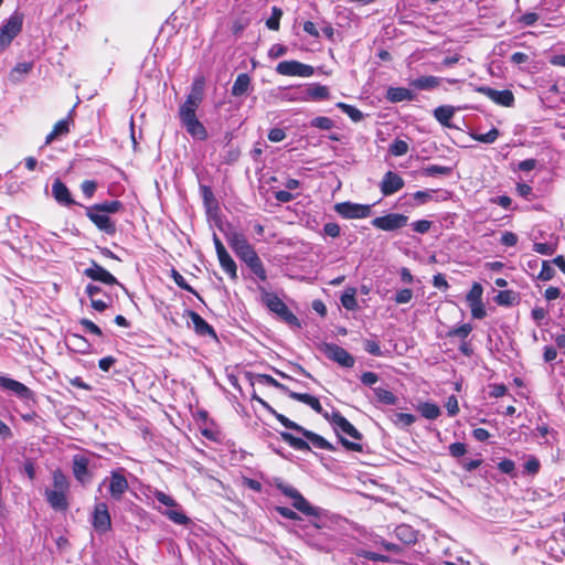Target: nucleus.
Returning a JSON list of instances; mask_svg holds the SVG:
<instances>
[{"label": "nucleus", "instance_id": "obj_27", "mask_svg": "<svg viewBox=\"0 0 565 565\" xmlns=\"http://www.w3.org/2000/svg\"><path fill=\"white\" fill-rule=\"evenodd\" d=\"M441 83V78L437 76H420L412 79L409 86L417 90H431L438 87Z\"/></svg>", "mask_w": 565, "mask_h": 565}, {"label": "nucleus", "instance_id": "obj_21", "mask_svg": "<svg viewBox=\"0 0 565 565\" xmlns=\"http://www.w3.org/2000/svg\"><path fill=\"white\" fill-rule=\"evenodd\" d=\"M84 274L88 278L96 280V281H100L105 285H109V286L120 285L119 281L117 280V278L113 274H110L108 270H106L104 267H102L100 265H98L96 263H94L92 267L86 268L84 270Z\"/></svg>", "mask_w": 565, "mask_h": 565}, {"label": "nucleus", "instance_id": "obj_45", "mask_svg": "<svg viewBox=\"0 0 565 565\" xmlns=\"http://www.w3.org/2000/svg\"><path fill=\"white\" fill-rule=\"evenodd\" d=\"M337 107L341 109L344 114H347L354 122H358L363 119L362 111L355 108L354 106L339 102L337 103Z\"/></svg>", "mask_w": 565, "mask_h": 565}, {"label": "nucleus", "instance_id": "obj_59", "mask_svg": "<svg viewBox=\"0 0 565 565\" xmlns=\"http://www.w3.org/2000/svg\"><path fill=\"white\" fill-rule=\"evenodd\" d=\"M448 449H449V454L455 458L462 457L467 452L466 444L460 443V441L450 444Z\"/></svg>", "mask_w": 565, "mask_h": 565}, {"label": "nucleus", "instance_id": "obj_10", "mask_svg": "<svg viewBox=\"0 0 565 565\" xmlns=\"http://www.w3.org/2000/svg\"><path fill=\"white\" fill-rule=\"evenodd\" d=\"M334 211L342 217L348 220L365 218L371 215V205L353 202H341L334 205Z\"/></svg>", "mask_w": 565, "mask_h": 565}, {"label": "nucleus", "instance_id": "obj_18", "mask_svg": "<svg viewBox=\"0 0 565 565\" xmlns=\"http://www.w3.org/2000/svg\"><path fill=\"white\" fill-rule=\"evenodd\" d=\"M202 100V89L193 87L192 92L188 95L185 102L180 107V119L194 117L195 110Z\"/></svg>", "mask_w": 565, "mask_h": 565}, {"label": "nucleus", "instance_id": "obj_44", "mask_svg": "<svg viewBox=\"0 0 565 565\" xmlns=\"http://www.w3.org/2000/svg\"><path fill=\"white\" fill-rule=\"evenodd\" d=\"M100 212L106 213L110 216V214L117 213L121 207L122 203L118 200L105 201L103 203L94 204Z\"/></svg>", "mask_w": 565, "mask_h": 565}, {"label": "nucleus", "instance_id": "obj_7", "mask_svg": "<svg viewBox=\"0 0 565 565\" xmlns=\"http://www.w3.org/2000/svg\"><path fill=\"white\" fill-rule=\"evenodd\" d=\"M92 526L98 534H105L111 530V516L106 502H97L92 513Z\"/></svg>", "mask_w": 565, "mask_h": 565}, {"label": "nucleus", "instance_id": "obj_13", "mask_svg": "<svg viewBox=\"0 0 565 565\" xmlns=\"http://www.w3.org/2000/svg\"><path fill=\"white\" fill-rule=\"evenodd\" d=\"M89 459L81 454H76L72 457V472L75 480L85 486L90 482L93 473L88 469Z\"/></svg>", "mask_w": 565, "mask_h": 565}, {"label": "nucleus", "instance_id": "obj_30", "mask_svg": "<svg viewBox=\"0 0 565 565\" xmlns=\"http://www.w3.org/2000/svg\"><path fill=\"white\" fill-rule=\"evenodd\" d=\"M194 419L199 423L201 435L210 440H214L215 434L207 427V422L210 420L209 413L205 409H199L194 414Z\"/></svg>", "mask_w": 565, "mask_h": 565}, {"label": "nucleus", "instance_id": "obj_19", "mask_svg": "<svg viewBox=\"0 0 565 565\" xmlns=\"http://www.w3.org/2000/svg\"><path fill=\"white\" fill-rule=\"evenodd\" d=\"M0 387L13 392L21 398L34 399V393L26 385L17 380L0 376Z\"/></svg>", "mask_w": 565, "mask_h": 565}, {"label": "nucleus", "instance_id": "obj_12", "mask_svg": "<svg viewBox=\"0 0 565 565\" xmlns=\"http://www.w3.org/2000/svg\"><path fill=\"white\" fill-rule=\"evenodd\" d=\"M124 472V468L110 471L108 491L110 498L115 501H120L129 490V483Z\"/></svg>", "mask_w": 565, "mask_h": 565}, {"label": "nucleus", "instance_id": "obj_34", "mask_svg": "<svg viewBox=\"0 0 565 565\" xmlns=\"http://www.w3.org/2000/svg\"><path fill=\"white\" fill-rule=\"evenodd\" d=\"M70 131V120L67 118L58 120L53 130L46 136L45 145H50L56 138L67 135Z\"/></svg>", "mask_w": 565, "mask_h": 565}, {"label": "nucleus", "instance_id": "obj_53", "mask_svg": "<svg viewBox=\"0 0 565 565\" xmlns=\"http://www.w3.org/2000/svg\"><path fill=\"white\" fill-rule=\"evenodd\" d=\"M200 191L203 200L204 206L212 205L215 206V202L217 201L214 196L212 189L209 185H200Z\"/></svg>", "mask_w": 565, "mask_h": 565}, {"label": "nucleus", "instance_id": "obj_63", "mask_svg": "<svg viewBox=\"0 0 565 565\" xmlns=\"http://www.w3.org/2000/svg\"><path fill=\"white\" fill-rule=\"evenodd\" d=\"M498 468L502 473L513 476L515 471V463L511 459H503L499 462Z\"/></svg>", "mask_w": 565, "mask_h": 565}, {"label": "nucleus", "instance_id": "obj_16", "mask_svg": "<svg viewBox=\"0 0 565 565\" xmlns=\"http://www.w3.org/2000/svg\"><path fill=\"white\" fill-rule=\"evenodd\" d=\"M478 93H481L482 95L487 96L489 99L494 102L498 105L510 107L514 103V96L511 90L503 89V90H497L494 88L488 87V86H479L476 88Z\"/></svg>", "mask_w": 565, "mask_h": 565}, {"label": "nucleus", "instance_id": "obj_25", "mask_svg": "<svg viewBox=\"0 0 565 565\" xmlns=\"http://www.w3.org/2000/svg\"><path fill=\"white\" fill-rule=\"evenodd\" d=\"M217 258L222 269L230 276L231 279L237 278V266L227 249H216Z\"/></svg>", "mask_w": 565, "mask_h": 565}, {"label": "nucleus", "instance_id": "obj_48", "mask_svg": "<svg viewBox=\"0 0 565 565\" xmlns=\"http://www.w3.org/2000/svg\"><path fill=\"white\" fill-rule=\"evenodd\" d=\"M164 515L179 525H186L190 523V518L186 516L182 511L180 510H168L164 512Z\"/></svg>", "mask_w": 565, "mask_h": 565}, {"label": "nucleus", "instance_id": "obj_32", "mask_svg": "<svg viewBox=\"0 0 565 565\" xmlns=\"http://www.w3.org/2000/svg\"><path fill=\"white\" fill-rule=\"evenodd\" d=\"M455 107L449 105H444L435 108L434 117L436 120L445 127H451L450 120L455 115Z\"/></svg>", "mask_w": 565, "mask_h": 565}, {"label": "nucleus", "instance_id": "obj_60", "mask_svg": "<svg viewBox=\"0 0 565 565\" xmlns=\"http://www.w3.org/2000/svg\"><path fill=\"white\" fill-rule=\"evenodd\" d=\"M541 463L540 460L532 456L524 463V470L530 475H536L540 471Z\"/></svg>", "mask_w": 565, "mask_h": 565}, {"label": "nucleus", "instance_id": "obj_26", "mask_svg": "<svg viewBox=\"0 0 565 565\" xmlns=\"http://www.w3.org/2000/svg\"><path fill=\"white\" fill-rule=\"evenodd\" d=\"M52 193L54 199L63 205H72L74 204V200L72 199L71 192L67 186L60 180H55L52 185Z\"/></svg>", "mask_w": 565, "mask_h": 565}, {"label": "nucleus", "instance_id": "obj_61", "mask_svg": "<svg viewBox=\"0 0 565 565\" xmlns=\"http://www.w3.org/2000/svg\"><path fill=\"white\" fill-rule=\"evenodd\" d=\"M362 557H364L365 559H369V561H374V562H381V563H388L390 562V557L384 555V554H379V553H375V552H371V551H364L360 554Z\"/></svg>", "mask_w": 565, "mask_h": 565}, {"label": "nucleus", "instance_id": "obj_8", "mask_svg": "<svg viewBox=\"0 0 565 565\" xmlns=\"http://www.w3.org/2000/svg\"><path fill=\"white\" fill-rule=\"evenodd\" d=\"M483 287L480 282H473L471 289L466 296L467 303L470 308L471 316L475 319H483L487 316V310L482 301Z\"/></svg>", "mask_w": 565, "mask_h": 565}, {"label": "nucleus", "instance_id": "obj_15", "mask_svg": "<svg viewBox=\"0 0 565 565\" xmlns=\"http://www.w3.org/2000/svg\"><path fill=\"white\" fill-rule=\"evenodd\" d=\"M407 216L398 213H390L372 220V225L383 231H394L407 224Z\"/></svg>", "mask_w": 565, "mask_h": 565}, {"label": "nucleus", "instance_id": "obj_5", "mask_svg": "<svg viewBox=\"0 0 565 565\" xmlns=\"http://www.w3.org/2000/svg\"><path fill=\"white\" fill-rule=\"evenodd\" d=\"M277 489L286 497L292 500V507L299 512L309 516H319L318 508L312 507L307 499L292 486L277 483Z\"/></svg>", "mask_w": 565, "mask_h": 565}, {"label": "nucleus", "instance_id": "obj_46", "mask_svg": "<svg viewBox=\"0 0 565 565\" xmlns=\"http://www.w3.org/2000/svg\"><path fill=\"white\" fill-rule=\"evenodd\" d=\"M310 127L321 130H331L334 127V121L329 117L318 116L310 120Z\"/></svg>", "mask_w": 565, "mask_h": 565}, {"label": "nucleus", "instance_id": "obj_43", "mask_svg": "<svg viewBox=\"0 0 565 565\" xmlns=\"http://www.w3.org/2000/svg\"><path fill=\"white\" fill-rule=\"evenodd\" d=\"M472 331V326L470 323H463L459 327L451 328L447 332L448 338H459L462 341H466V339L469 337V334Z\"/></svg>", "mask_w": 565, "mask_h": 565}, {"label": "nucleus", "instance_id": "obj_1", "mask_svg": "<svg viewBox=\"0 0 565 565\" xmlns=\"http://www.w3.org/2000/svg\"><path fill=\"white\" fill-rule=\"evenodd\" d=\"M50 508L56 512H66L70 509L71 481L61 468L52 471V482L44 491Z\"/></svg>", "mask_w": 565, "mask_h": 565}, {"label": "nucleus", "instance_id": "obj_20", "mask_svg": "<svg viewBox=\"0 0 565 565\" xmlns=\"http://www.w3.org/2000/svg\"><path fill=\"white\" fill-rule=\"evenodd\" d=\"M404 184L401 175L393 171H387L381 181L380 188L383 195L388 196L399 191Z\"/></svg>", "mask_w": 565, "mask_h": 565}, {"label": "nucleus", "instance_id": "obj_35", "mask_svg": "<svg viewBox=\"0 0 565 565\" xmlns=\"http://www.w3.org/2000/svg\"><path fill=\"white\" fill-rule=\"evenodd\" d=\"M303 89L308 100H319L329 97V89L324 85L311 84Z\"/></svg>", "mask_w": 565, "mask_h": 565}, {"label": "nucleus", "instance_id": "obj_14", "mask_svg": "<svg viewBox=\"0 0 565 565\" xmlns=\"http://www.w3.org/2000/svg\"><path fill=\"white\" fill-rule=\"evenodd\" d=\"M86 216L105 234L113 235L116 232L115 222L106 213L100 212L95 205L86 207Z\"/></svg>", "mask_w": 565, "mask_h": 565}, {"label": "nucleus", "instance_id": "obj_37", "mask_svg": "<svg viewBox=\"0 0 565 565\" xmlns=\"http://www.w3.org/2000/svg\"><path fill=\"white\" fill-rule=\"evenodd\" d=\"M519 300V296L515 291L508 289V290H501L498 292V295L494 297V301L499 306L509 307L514 303H516Z\"/></svg>", "mask_w": 565, "mask_h": 565}, {"label": "nucleus", "instance_id": "obj_4", "mask_svg": "<svg viewBox=\"0 0 565 565\" xmlns=\"http://www.w3.org/2000/svg\"><path fill=\"white\" fill-rule=\"evenodd\" d=\"M259 290L262 294V302L269 311L276 313L280 320L289 326L300 327L299 319L275 292H269L264 287H259Z\"/></svg>", "mask_w": 565, "mask_h": 565}, {"label": "nucleus", "instance_id": "obj_9", "mask_svg": "<svg viewBox=\"0 0 565 565\" xmlns=\"http://www.w3.org/2000/svg\"><path fill=\"white\" fill-rule=\"evenodd\" d=\"M320 349L329 360L339 365L348 369L354 366V358L342 347L334 343H323Z\"/></svg>", "mask_w": 565, "mask_h": 565}, {"label": "nucleus", "instance_id": "obj_40", "mask_svg": "<svg viewBox=\"0 0 565 565\" xmlns=\"http://www.w3.org/2000/svg\"><path fill=\"white\" fill-rule=\"evenodd\" d=\"M171 277L178 287L193 294L200 301L203 302V299L200 296V294L186 282L184 277L177 269L171 270Z\"/></svg>", "mask_w": 565, "mask_h": 565}, {"label": "nucleus", "instance_id": "obj_42", "mask_svg": "<svg viewBox=\"0 0 565 565\" xmlns=\"http://www.w3.org/2000/svg\"><path fill=\"white\" fill-rule=\"evenodd\" d=\"M374 394L380 403L385 405H395L397 397L388 390L382 387H375Z\"/></svg>", "mask_w": 565, "mask_h": 565}, {"label": "nucleus", "instance_id": "obj_57", "mask_svg": "<svg viewBox=\"0 0 565 565\" xmlns=\"http://www.w3.org/2000/svg\"><path fill=\"white\" fill-rule=\"evenodd\" d=\"M434 193L435 190L417 191L413 194V198L416 201L417 205H422L430 201L433 199Z\"/></svg>", "mask_w": 565, "mask_h": 565}, {"label": "nucleus", "instance_id": "obj_55", "mask_svg": "<svg viewBox=\"0 0 565 565\" xmlns=\"http://www.w3.org/2000/svg\"><path fill=\"white\" fill-rule=\"evenodd\" d=\"M364 350L374 355V356H382L383 352L381 350L380 343L375 340L366 339L363 342Z\"/></svg>", "mask_w": 565, "mask_h": 565}, {"label": "nucleus", "instance_id": "obj_52", "mask_svg": "<svg viewBox=\"0 0 565 565\" xmlns=\"http://www.w3.org/2000/svg\"><path fill=\"white\" fill-rule=\"evenodd\" d=\"M450 171L451 169L448 167L430 164L423 170V174L426 177L446 175L449 174Z\"/></svg>", "mask_w": 565, "mask_h": 565}, {"label": "nucleus", "instance_id": "obj_50", "mask_svg": "<svg viewBox=\"0 0 565 565\" xmlns=\"http://www.w3.org/2000/svg\"><path fill=\"white\" fill-rule=\"evenodd\" d=\"M282 15L281 9L273 7L271 15L266 21V26L269 30L277 31L279 29L280 18Z\"/></svg>", "mask_w": 565, "mask_h": 565}, {"label": "nucleus", "instance_id": "obj_31", "mask_svg": "<svg viewBox=\"0 0 565 565\" xmlns=\"http://www.w3.org/2000/svg\"><path fill=\"white\" fill-rule=\"evenodd\" d=\"M33 68V62L18 63L9 74V79L13 84H18L23 81L24 76L29 74Z\"/></svg>", "mask_w": 565, "mask_h": 565}, {"label": "nucleus", "instance_id": "obj_11", "mask_svg": "<svg viewBox=\"0 0 565 565\" xmlns=\"http://www.w3.org/2000/svg\"><path fill=\"white\" fill-rule=\"evenodd\" d=\"M276 72L284 76L310 77L313 75L315 70L311 65L290 60L279 62L276 66Z\"/></svg>", "mask_w": 565, "mask_h": 565}, {"label": "nucleus", "instance_id": "obj_3", "mask_svg": "<svg viewBox=\"0 0 565 565\" xmlns=\"http://www.w3.org/2000/svg\"><path fill=\"white\" fill-rule=\"evenodd\" d=\"M253 399L257 401L269 414L275 416V418L286 428L296 430L300 433L308 441H310L315 447L319 449H324L329 451H334L335 447L329 443L324 437L318 435L317 433L309 430L296 422L290 420L287 416L278 413L273 406H270L263 398L253 395Z\"/></svg>", "mask_w": 565, "mask_h": 565}, {"label": "nucleus", "instance_id": "obj_56", "mask_svg": "<svg viewBox=\"0 0 565 565\" xmlns=\"http://www.w3.org/2000/svg\"><path fill=\"white\" fill-rule=\"evenodd\" d=\"M415 420H416V417L413 414L396 413L395 414L394 423L395 424H401L404 427H408V426L413 425L415 423Z\"/></svg>", "mask_w": 565, "mask_h": 565}, {"label": "nucleus", "instance_id": "obj_49", "mask_svg": "<svg viewBox=\"0 0 565 565\" xmlns=\"http://www.w3.org/2000/svg\"><path fill=\"white\" fill-rule=\"evenodd\" d=\"M472 138L476 141L483 142V143H493L498 137L500 136V132L497 128H492L486 134H472Z\"/></svg>", "mask_w": 565, "mask_h": 565}, {"label": "nucleus", "instance_id": "obj_22", "mask_svg": "<svg viewBox=\"0 0 565 565\" xmlns=\"http://www.w3.org/2000/svg\"><path fill=\"white\" fill-rule=\"evenodd\" d=\"M186 316L191 319L193 323L194 332L200 337H211L212 339H217V334L214 328L209 324L198 312L189 310L186 311Z\"/></svg>", "mask_w": 565, "mask_h": 565}, {"label": "nucleus", "instance_id": "obj_47", "mask_svg": "<svg viewBox=\"0 0 565 565\" xmlns=\"http://www.w3.org/2000/svg\"><path fill=\"white\" fill-rule=\"evenodd\" d=\"M258 381L265 385H269L273 387H276L282 392H285L287 395L289 394L290 390L284 385L282 383L278 382L276 379H274L271 375L268 374H258L257 375Z\"/></svg>", "mask_w": 565, "mask_h": 565}, {"label": "nucleus", "instance_id": "obj_17", "mask_svg": "<svg viewBox=\"0 0 565 565\" xmlns=\"http://www.w3.org/2000/svg\"><path fill=\"white\" fill-rule=\"evenodd\" d=\"M239 256L247 264L249 269L255 274L260 280L265 281L267 279L266 270L263 266L260 258L258 257L256 249H238Z\"/></svg>", "mask_w": 565, "mask_h": 565}, {"label": "nucleus", "instance_id": "obj_23", "mask_svg": "<svg viewBox=\"0 0 565 565\" xmlns=\"http://www.w3.org/2000/svg\"><path fill=\"white\" fill-rule=\"evenodd\" d=\"M181 122L193 138L199 140H205L207 138V131L198 120L196 116L181 119Z\"/></svg>", "mask_w": 565, "mask_h": 565}, {"label": "nucleus", "instance_id": "obj_58", "mask_svg": "<svg viewBox=\"0 0 565 565\" xmlns=\"http://www.w3.org/2000/svg\"><path fill=\"white\" fill-rule=\"evenodd\" d=\"M79 323H81L82 327H84V329L87 332H90V333H93V334H95L97 337H102L103 335L102 329L96 323H94L92 320L83 318V319L79 320Z\"/></svg>", "mask_w": 565, "mask_h": 565}, {"label": "nucleus", "instance_id": "obj_39", "mask_svg": "<svg viewBox=\"0 0 565 565\" xmlns=\"http://www.w3.org/2000/svg\"><path fill=\"white\" fill-rule=\"evenodd\" d=\"M281 99L286 102H307L308 96L301 87L285 89L281 93Z\"/></svg>", "mask_w": 565, "mask_h": 565}, {"label": "nucleus", "instance_id": "obj_41", "mask_svg": "<svg viewBox=\"0 0 565 565\" xmlns=\"http://www.w3.org/2000/svg\"><path fill=\"white\" fill-rule=\"evenodd\" d=\"M355 294H356V290L354 288H349L341 296V305L347 310H355L358 308V301H356Z\"/></svg>", "mask_w": 565, "mask_h": 565}, {"label": "nucleus", "instance_id": "obj_29", "mask_svg": "<svg viewBox=\"0 0 565 565\" xmlns=\"http://www.w3.org/2000/svg\"><path fill=\"white\" fill-rule=\"evenodd\" d=\"M414 97V93L405 87H390L386 93V98L392 103L413 100Z\"/></svg>", "mask_w": 565, "mask_h": 565}, {"label": "nucleus", "instance_id": "obj_54", "mask_svg": "<svg viewBox=\"0 0 565 565\" xmlns=\"http://www.w3.org/2000/svg\"><path fill=\"white\" fill-rule=\"evenodd\" d=\"M555 276L554 268L550 265L547 260L542 263L541 270L537 275V278L544 281L551 280Z\"/></svg>", "mask_w": 565, "mask_h": 565}, {"label": "nucleus", "instance_id": "obj_24", "mask_svg": "<svg viewBox=\"0 0 565 565\" xmlns=\"http://www.w3.org/2000/svg\"><path fill=\"white\" fill-rule=\"evenodd\" d=\"M395 536L405 545H414L417 542V531L408 524H399L394 530Z\"/></svg>", "mask_w": 565, "mask_h": 565}, {"label": "nucleus", "instance_id": "obj_36", "mask_svg": "<svg viewBox=\"0 0 565 565\" xmlns=\"http://www.w3.org/2000/svg\"><path fill=\"white\" fill-rule=\"evenodd\" d=\"M249 85H250L249 76L246 73H242L236 77V79L232 86L231 93L233 96H236V97L242 96L245 93H247Z\"/></svg>", "mask_w": 565, "mask_h": 565}, {"label": "nucleus", "instance_id": "obj_2", "mask_svg": "<svg viewBox=\"0 0 565 565\" xmlns=\"http://www.w3.org/2000/svg\"><path fill=\"white\" fill-rule=\"evenodd\" d=\"M341 445L349 451L363 452V435L340 412H333L329 418Z\"/></svg>", "mask_w": 565, "mask_h": 565}, {"label": "nucleus", "instance_id": "obj_28", "mask_svg": "<svg viewBox=\"0 0 565 565\" xmlns=\"http://www.w3.org/2000/svg\"><path fill=\"white\" fill-rule=\"evenodd\" d=\"M288 396L295 401L301 402L308 406H310L315 412L322 413V405L318 397L310 395L308 393H297L290 391Z\"/></svg>", "mask_w": 565, "mask_h": 565}, {"label": "nucleus", "instance_id": "obj_62", "mask_svg": "<svg viewBox=\"0 0 565 565\" xmlns=\"http://www.w3.org/2000/svg\"><path fill=\"white\" fill-rule=\"evenodd\" d=\"M413 298V290L404 288L395 295V302L398 305L408 303Z\"/></svg>", "mask_w": 565, "mask_h": 565}, {"label": "nucleus", "instance_id": "obj_6", "mask_svg": "<svg viewBox=\"0 0 565 565\" xmlns=\"http://www.w3.org/2000/svg\"><path fill=\"white\" fill-rule=\"evenodd\" d=\"M23 15L14 12L0 29V52L4 51L21 32Z\"/></svg>", "mask_w": 565, "mask_h": 565}, {"label": "nucleus", "instance_id": "obj_64", "mask_svg": "<svg viewBox=\"0 0 565 565\" xmlns=\"http://www.w3.org/2000/svg\"><path fill=\"white\" fill-rule=\"evenodd\" d=\"M288 49L282 44H274L268 51L270 58H278L287 54Z\"/></svg>", "mask_w": 565, "mask_h": 565}, {"label": "nucleus", "instance_id": "obj_38", "mask_svg": "<svg viewBox=\"0 0 565 565\" xmlns=\"http://www.w3.org/2000/svg\"><path fill=\"white\" fill-rule=\"evenodd\" d=\"M418 411L423 417L426 419L434 420L439 417L440 408L435 403L425 402L419 404Z\"/></svg>", "mask_w": 565, "mask_h": 565}, {"label": "nucleus", "instance_id": "obj_33", "mask_svg": "<svg viewBox=\"0 0 565 565\" xmlns=\"http://www.w3.org/2000/svg\"><path fill=\"white\" fill-rule=\"evenodd\" d=\"M280 437L284 441H286L290 447L300 451H310L311 447L309 443L302 438L296 437L290 433L281 431Z\"/></svg>", "mask_w": 565, "mask_h": 565}, {"label": "nucleus", "instance_id": "obj_51", "mask_svg": "<svg viewBox=\"0 0 565 565\" xmlns=\"http://www.w3.org/2000/svg\"><path fill=\"white\" fill-rule=\"evenodd\" d=\"M390 152L395 157L404 156L408 152V143L402 139H395L390 146Z\"/></svg>", "mask_w": 565, "mask_h": 565}]
</instances>
